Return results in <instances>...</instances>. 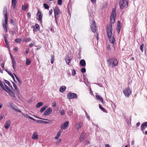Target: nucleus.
<instances>
[{
  "label": "nucleus",
  "mask_w": 147,
  "mask_h": 147,
  "mask_svg": "<svg viewBox=\"0 0 147 147\" xmlns=\"http://www.w3.org/2000/svg\"><path fill=\"white\" fill-rule=\"evenodd\" d=\"M112 25L111 23L107 25L106 28V31L107 33L108 38L110 42L113 44H114L115 41V39L113 36L111 38L112 34Z\"/></svg>",
  "instance_id": "nucleus-1"
},
{
  "label": "nucleus",
  "mask_w": 147,
  "mask_h": 147,
  "mask_svg": "<svg viewBox=\"0 0 147 147\" xmlns=\"http://www.w3.org/2000/svg\"><path fill=\"white\" fill-rule=\"evenodd\" d=\"M3 14L4 16L5 23L3 24V27L4 30L7 32V25L8 23V14L6 6H5L3 9Z\"/></svg>",
  "instance_id": "nucleus-2"
},
{
  "label": "nucleus",
  "mask_w": 147,
  "mask_h": 147,
  "mask_svg": "<svg viewBox=\"0 0 147 147\" xmlns=\"http://www.w3.org/2000/svg\"><path fill=\"white\" fill-rule=\"evenodd\" d=\"M118 61L117 59L114 57L108 59L107 60L109 65L112 67L117 66Z\"/></svg>",
  "instance_id": "nucleus-3"
},
{
  "label": "nucleus",
  "mask_w": 147,
  "mask_h": 147,
  "mask_svg": "<svg viewBox=\"0 0 147 147\" xmlns=\"http://www.w3.org/2000/svg\"><path fill=\"white\" fill-rule=\"evenodd\" d=\"M54 13V17L55 22L57 24V21L60 16L61 13L60 10L57 6L55 7L53 9Z\"/></svg>",
  "instance_id": "nucleus-4"
},
{
  "label": "nucleus",
  "mask_w": 147,
  "mask_h": 147,
  "mask_svg": "<svg viewBox=\"0 0 147 147\" xmlns=\"http://www.w3.org/2000/svg\"><path fill=\"white\" fill-rule=\"evenodd\" d=\"M116 10L114 8H113L111 15L110 21L111 23H114L115 22L116 17Z\"/></svg>",
  "instance_id": "nucleus-5"
},
{
  "label": "nucleus",
  "mask_w": 147,
  "mask_h": 147,
  "mask_svg": "<svg viewBox=\"0 0 147 147\" xmlns=\"http://www.w3.org/2000/svg\"><path fill=\"white\" fill-rule=\"evenodd\" d=\"M132 91L130 88L128 87L126 88L123 91V93L126 97H128L129 95L131 94Z\"/></svg>",
  "instance_id": "nucleus-6"
},
{
  "label": "nucleus",
  "mask_w": 147,
  "mask_h": 147,
  "mask_svg": "<svg viewBox=\"0 0 147 147\" xmlns=\"http://www.w3.org/2000/svg\"><path fill=\"white\" fill-rule=\"evenodd\" d=\"M67 97L68 99H69L76 98H77V95L75 93L70 92L67 94Z\"/></svg>",
  "instance_id": "nucleus-7"
},
{
  "label": "nucleus",
  "mask_w": 147,
  "mask_h": 147,
  "mask_svg": "<svg viewBox=\"0 0 147 147\" xmlns=\"http://www.w3.org/2000/svg\"><path fill=\"white\" fill-rule=\"evenodd\" d=\"M36 18L38 21L40 22L41 24L42 21V15L41 11H38V12L36 14Z\"/></svg>",
  "instance_id": "nucleus-8"
},
{
  "label": "nucleus",
  "mask_w": 147,
  "mask_h": 147,
  "mask_svg": "<svg viewBox=\"0 0 147 147\" xmlns=\"http://www.w3.org/2000/svg\"><path fill=\"white\" fill-rule=\"evenodd\" d=\"M90 28L93 33L95 32L96 31V24L94 21H93L90 26Z\"/></svg>",
  "instance_id": "nucleus-9"
},
{
  "label": "nucleus",
  "mask_w": 147,
  "mask_h": 147,
  "mask_svg": "<svg viewBox=\"0 0 147 147\" xmlns=\"http://www.w3.org/2000/svg\"><path fill=\"white\" fill-rule=\"evenodd\" d=\"M52 112V109L51 108H49L44 113V116H47L50 115Z\"/></svg>",
  "instance_id": "nucleus-10"
},
{
  "label": "nucleus",
  "mask_w": 147,
  "mask_h": 147,
  "mask_svg": "<svg viewBox=\"0 0 147 147\" xmlns=\"http://www.w3.org/2000/svg\"><path fill=\"white\" fill-rule=\"evenodd\" d=\"M83 125V123L80 122H77L75 125V128L78 130H79Z\"/></svg>",
  "instance_id": "nucleus-11"
},
{
  "label": "nucleus",
  "mask_w": 147,
  "mask_h": 147,
  "mask_svg": "<svg viewBox=\"0 0 147 147\" xmlns=\"http://www.w3.org/2000/svg\"><path fill=\"white\" fill-rule=\"evenodd\" d=\"M126 4H127V2H126V1H123V0L120 1L119 2V5L120 8L123 9L125 5Z\"/></svg>",
  "instance_id": "nucleus-12"
},
{
  "label": "nucleus",
  "mask_w": 147,
  "mask_h": 147,
  "mask_svg": "<svg viewBox=\"0 0 147 147\" xmlns=\"http://www.w3.org/2000/svg\"><path fill=\"white\" fill-rule=\"evenodd\" d=\"M69 124V122L68 121H67L64 122V123L61 124V128L63 129H65L68 126Z\"/></svg>",
  "instance_id": "nucleus-13"
},
{
  "label": "nucleus",
  "mask_w": 147,
  "mask_h": 147,
  "mask_svg": "<svg viewBox=\"0 0 147 147\" xmlns=\"http://www.w3.org/2000/svg\"><path fill=\"white\" fill-rule=\"evenodd\" d=\"M12 82L13 83V87L14 88L15 90H16L14 91V92H16V93L17 95H19L20 93V91L19 90L18 88H17L16 84L14 82Z\"/></svg>",
  "instance_id": "nucleus-14"
},
{
  "label": "nucleus",
  "mask_w": 147,
  "mask_h": 147,
  "mask_svg": "<svg viewBox=\"0 0 147 147\" xmlns=\"http://www.w3.org/2000/svg\"><path fill=\"white\" fill-rule=\"evenodd\" d=\"M146 127H147V121L143 123L141 125V131H143Z\"/></svg>",
  "instance_id": "nucleus-15"
},
{
  "label": "nucleus",
  "mask_w": 147,
  "mask_h": 147,
  "mask_svg": "<svg viewBox=\"0 0 147 147\" xmlns=\"http://www.w3.org/2000/svg\"><path fill=\"white\" fill-rule=\"evenodd\" d=\"M33 31L34 32H37L40 29L39 26L38 24H36L35 26H33Z\"/></svg>",
  "instance_id": "nucleus-16"
},
{
  "label": "nucleus",
  "mask_w": 147,
  "mask_h": 147,
  "mask_svg": "<svg viewBox=\"0 0 147 147\" xmlns=\"http://www.w3.org/2000/svg\"><path fill=\"white\" fill-rule=\"evenodd\" d=\"M96 97L97 100H99L102 103H103V99L102 97L101 96H99L98 93L96 94Z\"/></svg>",
  "instance_id": "nucleus-17"
},
{
  "label": "nucleus",
  "mask_w": 147,
  "mask_h": 147,
  "mask_svg": "<svg viewBox=\"0 0 147 147\" xmlns=\"http://www.w3.org/2000/svg\"><path fill=\"white\" fill-rule=\"evenodd\" d=\"M71 59H72L71 58H69V57L68 55L67 56L66 58L65 59V60L67 64L70 65L69 63L71 62Z\"/></svg>",
  "instance_id": "nucleus-18"
},
{
  "label": "nucleus",
  "mask_w": 147,
  "mask_h": 147,
  "mask_svg": "<svg viewBox=\"0 0 147 147\" xmlns=\"http://www.w3.org/2000/svg\"><path fill=\"white\" fill-rule=\"evenodd\" d=\"M16 3V0H11V7H12L13 9H15Z\"/></svg>",
  "instance_id": "nucleus-19"
},
{
  "label": "nucleus",
  "mask_w": 147,
  "mask_h": 147,
  "mask_svg": "<svg viewBox=\"0 0 147 147\" xmlns=\"http://www.w3.org/2000/svg\"><path fill=\"white\" fill-rule=\"evenodd\" d=\"M80 65L83 67H85L86 65V61L84 59L81 60L80 62Z\"/></svg>",
  "instance_id": "nucleus-20"
},
{
  "label": "nucleus",
  "mask_w": 147,
  "mask_h": 147,
  "mask_svg": "<svg viewBox=\"0 0 147 147\" xmlns=\"http://www.w3.org/2000/svg\"><path fill=\"white\" fill-rule=\"evenodd\" d=\"M38 138L37 133L36 132H34L32 136V138L34 140H36Z\"/></svg>",
  "instance_id": "nucleus-21"
},
{
  "label": "nucleus",
  "mask_w": 147,
  "mask_h": 147,
  "mask_svg": "<svg viewBox=\"0 0 147 147\" xmlns=\"http://www.w3.org/2000/svg\"><path fill=\"white\" fill-rule=\"evenodd\" d=\"M10 121L9 120L7 121L5 125V127L6 129H8L10 125Z\"/></svg>",
  "instance_id": "nucleus-22"
},
{
  "label": "nucleus",
  "mask_w": 147,
  "mask_h": 147,
  "mask_svg": "<svg viewBox=\"0 0 147 147\" xmlns=\"http://www.w3.org/2000/svg\"><path fill=\"white\" fill-rule=\"evenodd\" d=\"M117 30L118 31L119 33L120 31L121 26H120V22L119 21H117Z\"/></svg>",
  "instance_id": "nucleus-23"
},
{
  "label": "nucleus",
  "mask_w": 147,
  "mask_h": 147,
  "mask_svg": "<svg viewBox=\"0 0 147 147\" xmlns=\"http://www.w3.org/2000/svg\"><path fill=\"white\" fill-rule=\"evenodd\" d=\"M11 97L13 98H16L15 96L13 91L10 90L8 92H7Z\"/></svg>",
  "instance_id": "nucleus-24"
},
{
  "label": "nucleus",
  "mask_w": 147,
  "mask_h": 147,
  "mask_svg": "<svg viewBox=\"0 0 147 147\" xmlns=\"http://www.w3.org/2000/svg\"><path fill=\"white\" fill-rule=\"evenodd\" d=\"M66 89V86H63L60 87L59 88V91L60 92H63Z\"/></svg>",
  "instance_id": "nucleus-25"
},
{
  "label": "nucleus",
  "mask_w": 147,
  "mask_h": 147,
  "mask_svg": "<svg viewBox=\"0 0 147 147\" xmlns=\"http://www.w3.org/2000/svg\"><path fill=\"white\" fill-rule=\"evenodd\" d=\"M15 77H16V80L18 82V84L19 86H21L22 84V83L21 82V80H20V79L19 78L14 74Z\"/></svg>",
  "instance_id": "nucleus-26"
},
{
  "label": "nucleus",
  "mask_w": 147,
  "mask_h": 147,
  "mask_svg": "<svg viewBox=\"0 0 147 147\" xmlns=\"http://www.w3.org/2000/svg\"><path fill=\"white\" fill-rule=\"evenodd\" d=\"M15 111L19 112H21V110L19 109L18 108V107L16 106V105L15 106V107H14L13 108H12Z\"/></svg>",
  "instance_id": "nucleus-27"
},
{
  "label": "nucleus",
  "mask_w": 147,
  "mask_h": 147,
  "mask_svg": "<svg viewBox=\"0 0 147 147\" xmlns=\"http://www.w3.org/2000/svg\"><path fill=\"white\" fill-rule=\"evenodd\" d=\"M4 81L5 83L7 84L9 86L10 88H12V89H13V87H12V85L11 84L10 82L9 81L7 80H4Z\"/></svg>",
  "instance_id": "nucleus-28"
},
{
  "label": "nucleus",
  "mask_w": 147,
  "mask_h": 147,
  "mask_svg": "<svg viewBox=\"0 0 147 147\" xmlns=\"http://www.w3.org/2000/svg\"><path fill=\"white\" fill-rule=\"evenodd\" d=\"M48 107V106L47 105H45L44 107L42 108L40 110V112L41 113L43 112L44 111H45V110Z\"/></svg>",
  "instance_id": "nucleus-29"
},
{
  "label": "nucleus",
  "mask_w": 147,
  "mask_h": 147,
  "mask_svg": "<svg viewBox=\"0 0 147 147\" xmlns=\"http://www.w3.org/2000/svg\"><path fill=\"white\" fill-rule=\"evenodd\" d=\"M4 85H5V90H4L5 91L7 92H8L9 90H11L10 88H9L8 86L5 84H4Z\"/></svg>",
  "instance_id": "nucleus-30"
},
{
  "label": "nucleus",
  "mask_w": 147,
  "mask_h": 147,
  "mask_svg": "<svg viewBox=\"0 0 147 147\" xmlns=\"http://www.w3.org/2000/svg\"><path fill=\"white\" fill-rule=\"evenodd\" d=\"M99 107L100 109L102 111L104 112H107L106 110L100 104L99 105Z\"/></svg>",
  "instance_id": "nucleus-31"
},
{
  "label": "nucleus",
  "mask_w": 147,
  "mask_h": 147,
  "mask_svg": "<svg viewBox=\"0 0 147 147\" xmlns=\"http://www.w3.org/2000/svg\"><path fill=\"white\" fill-rule=\"evenodd\" d=\"M28 7V5H24L22 6V9L23 10H25Z\"/></svg>",
  "instance_id": "nucleus-32"
},
{
  "label": "nucleus",
  "mask_w": 147,
  "mask_h": 147,
  "mask_svg": "<svg viewBox=\"0 0 147 147\" xmlns=\"http://www.w3.org/2000/svg\"><path fill=\"white\" fill-rule=\"evenodd\" d=\"M43 104L42 102H38L36 105V107L37 108H39L42 106Z\"/></svg>",
  "instance_id": "nucleus-33"
},
{
  "label": "nucleus",
  "mask_w": 147,
  "mask_h": 147,
  "mask_svg": "<svg viewBox=\"0 0 147 147\" xmlns=\"http://www.w3.org/2000/svg\"><path fill=\"white\" fill-rule=\"evenodd\" d=\"M15 41L17 43H21L22 42V39L20 38H18L16 39Z\"/></svg>",
  "instance_id": "nucleus-34"
},
{
  "label": "nucleus",
  "mask_w": 147,
  "mask_h": 147,
  "mask_svg": "<svg viewBox=\"0 0 147 147\" xmlns=\"http://www.w3.org/2000/svg\"><path fill=\"white\" fill-rule=\"evenodd\" d=\"M54 56L53 55H51V64H53L54 63Z\"/></svg>",
  "instance_id": "nucleus-35"
},
{
  "label": "nucleus",
  "mask_w": 147,
  "mask_h": 147,
  "mask_svg": "<svg viewBox=\"0 0 147 147\" xmlns=\"http://www.w3.org/2000/svg\"><path fill=\"white\" fill-rule=\"evenodd\" d=\"M144 44H142L140 46V49L142 52H143L144 51Z\"/></svg>",
  "instance_id": "nucleus-36"
},
{
  "label": "nucleus",
  "mask_w": 147,
  "mask_h": 147,
  "mask_svg": "<svg viewBox=\"0 0 147 147\" xmlns=\"http://www.w3.org/2000/svg\"><path fill=\"white\" fill-rule=\"evenodd\" d=\"M31 63V61L30 59H26V64L27 65H29Z\"/></svg>",
  "instance_id": "nucleus-37"
},
{
  "label": "nucleus",
  "mask_w": 147,
  "mask_h": 147,
  "mask_svg": "<svg viewBox=\"0 0 147 147\" xmlns=\"http://www.w3.org/2000/svg\"><path fill=\"white\" fill-rule=\"evenodd\" d=\"M43 6L46 9H49V6L46 3H44L43 4Z\"/></svg>",
  "instance_id": "nucleus-38"
},
{
  "label": "nucleus",
  "mask_w": 147,
  "mask_h": 147,
  "mask_svg": "<svg viewBox=\"0 0 147 147\" xmlns=\"http://www.w3.org/2000/svg\"><path fill=\"white\" fill-rule=\"evenodd\" d=\"M31 40V39L30 38H25L24 40H23V42H28L30 41Z\"/></svg>",
  "instance_id": "nucleus-39"
},
{
  "label": "nucleus",
  "mask_w": 147,
  "mask_h": 147,
  "mask_svg": "<svg viewBox=\"0 0 147 147\" xmlns=\"http://www.w3.org/2000/svg\"><path fill=\"white\" fill-rule=\"evenodd\" d=\"M44 121L42 120H37L36 121L38 123L44 124Z\"/></svg>",
  "instance_id": "nucleus-40"
},
{
  "label": "nucleus",
  "mask_w": 147,
  "mask_h": 147,
  "mask_svg": "<svg viewBox=\"0 0 147 147\" xmlns=\"http://www.w3.org/2000/svg\"><path fill=\"white\" fill-rule=\"evenodd\" d=\"M62 132V130H59L57 133V135L58 136H60L61 135V133Z\"/></svg>",
  "instance_id": "nucleus-41"
},
{
  "label": "nucleus",
  "mask_w": 147,
  "mask_h": 147,
  "mask_svg": "<svg viewBox=\"0 0 147 147\" xmlns=\"http://www.w3.org/2000/svg\"><path fill=\"white\" fill-rule=\"evenodd\" d=\"M9 105L10 107H11L13 108L14 107H15V105L12 102H10L9 103Z\"/></svg>",
  "instance_id": "nucleus-42"
},
{
  "label": "nucleus",
  "mask_w": 147,
  "mask_h": 147,
  "mask_svg": "<svg viewBox=\"0 0 147 147\" xmlns=\"http://www.w3.org/2000/svg\"><path fill=\"white\" fill-rule=\"evenodd\" d=\"M81 71L82 73H84L86 72V69L85 68H82L81 69Z\"/></svg>",
  "instance_id": "nucleus-43"
},
{
  "label": "nucleus",
  "mask_w": 147,
  "mask_h": 147,
  "mask_svg": "<svg viewBox=\"0 0 147 147\" xmlns=\"http://www.w3.org/2000/svg\"><path fill=\"white\" fill-rule=\"evenodd\" d=\"M71 73L72 75L73 76H75V75H76V71L74 69H73L72 70Z\"/></svg>",
  "instance_id": "nucleus-44"
},
{
  "label": "nucleus",
  "mask_w": 147,
  "mask_h": 147,
  "mask_svg": "<svg viewBox=\"0 0 147 147\" xmlns=\"http://www.w3.org/2000/svg\"><path fill=\"white\" fill-rule=\"evenodd\" d=\"M62 0H58V4L60 5L62 4Z\"/></svg>",
  "instance_id": "nucleus-45"
},
{
  "label": "nucleus",
  "mask_w": 147,
  "mask_h": 147,
  "mask_svg": "<svg viewBox=\"0 0 147 147\" xmlns=\"http://www.w3.org/2000/svg\"><path fill=\"white\" fill-rule=\"evenodd\" d=\"M85 113L86 116L87 117V118L89 120H90V117L88 116L87 113L85 111Z\"/></svg>",
  "instance_id": "nucleus-46"
},
{
  "label": "nucleus",
  "mask_w": 147,
  "mask_h": 147,
  "mask_svg": "<svg viewBox=\"0 0 147 147\" xmlns=\"http://www.w3.org/2000/svg\"><path fill=\"white\" fill-rule=\"evenodd\" d=\"M34 117H36V118H38V119H43V120H48L47 119H43V118H40L38 116H37L36 115H34Z\"/></svg>",
  "instance_id": "nucleus-47"
},
{
  "label": "nucleus",
  "mask_w": 147,
  "mask_h": 147,
  "mask_svg": "<svg viewBox=\"0 0 147 147\" xmlns=\"http://www.w3.org/2000/svg\"><path fill=\"white\" fill-rule=\"evenodd\" d=\"M60 114L62 115H64L65 114V111L63 110H62L60 112Z\"/></svg>",
  "instance_id": "nucleus-48"
},
{
  "label": "nucleus",
  "mask_w": 147,
  "mask_h": 147,
  "mask_svg": "<svg viewBox=\"0 0 147 147\" xmlns=\"http://www.w3.org/2000/svg\"><path fill=\"white\" fill-rule=\"evenodd\" d=\"M9 32L10 33H11L12 35H13L15 33V30H13V31H9Z\"/></svg>",
  "instance_id": "nucleus-49"
},
{
  "label": "nucleus",
  "mask_w": 147,
  "mask_h": 147,
  "mask_svg": "<svg viewBox=\"0 0 147 147\" xmlns=\"http://www.w3.org/2000/svg\"><path fill=\"white\" fill-rule=\"evenodd\" d=\"M22 115L25 117L26 118H28V117H29V116L27 114H22Z\"/></svg>",
  "instance_id": "nucleus-50"
},
{
  "label": "nucleus",
  "mask_w": 147,
  "mask_h": 147,
  "mask_svg": "<svg viewBox=\"0 0 147 147\" xmlns=\"http://www.w3.org/2000/svg\"><path fill=\"white\" fill-rule=\"evenodd\" d=\"M8 74L12 78H14V76L10 72L9 73H8Z\"/></svg>",
  "instance_id": "nucleus-51"
},
{
  "label": "nucleus",
  "mask_w": 147,
  "mask_h": 147,
  "mask_svg": "<svg viewBox=\"0 0 147 147\" xmlns=\"http://www.w3.org/2000/svg\"><path fill=\"white\" fill-rule=\"evenodd\" d=\"M52 106L53 107H55L56 106V103L55 102H53L52 103Z\"/></svg>",
  "instance_id": "nucleus-52"
},
{
  "label": "nucleus",
  "mask_w": 147,
  "mask_h": 147,
  "mask_svg": "<svg viewBox=\"0 0 147 147\" xmlns=\"http://www.w3.org/2000/svg\"><path fill=\"white\" fill-rule=\"evenodd\" d=\"M30 51V49H29V48H27L26 51H25V52H26V54H28V53H29V51Z\"/></svg>",
  "instance_id": "nucleus-53"
},
{
  "label": "nucleus",
  "mask_w": 147,
  "mask_h": 147,
  "mask_svg": "<svg viewBox=\"0 0 147 147\" xmlns=\"http://www.w3.org/2000/svg\"><path fill=\"white\" fill-rule=\"evenodd\" d=\"M12 64L14 65H16V62L15 59L12 60Z\"/></svg>",
  "instance_id": "nucleus-54"
},
{
  "label": "nucleus",
  "mask_w": 147,
  "mask_h": 147,
  "mask_svg": "<svg viewBox=\"0 0 147 147\" xmlns=\"http://www.w3.org/2000/svg\"><path fill=\"white\" fill-rule=\"evenodd\" d=\"M95 36L96 38H97V40H98V33H96V36Z\"/></svg>",
  "instance_id": "nucleus-55"
},
{
  "label": "nucleus",
  "mask_w": 147,
  "mask_h": 147,
  "mask_svg": "<svg viewBox=\"0 0 147 147\" xmlns=\"http://www.w3.org/2000/svg\"><path fill=\"white\" fill-rule=\"evenodd\" d=\"M10 22V23L11 24L13 25H14V21H13V20L12 19H11Z\"/></svg>",
  "instance_id": "nucleus-56"
},
{
  "label": "nucleus",
  "mask_w": 147,
  "mask_h": 147,
  "mask_svg": "<svg viewBox=\"0 0 147 147\" xmlns=\"http://www.w3.org/2000/svg\"><path fill=\"white\" fill-rule=\"evenodd\" d=\"M53 12V10L52 9H51L49 11V14L50 15H51Z\"/></svg>",
  "instance_id": "nucleus-57"
},
{
  "label": "nucleus",
  "mask_w": 147,
  "mask_h": 147,
  "mask_svg": "<svg viewBox=\"0 0 147 147\" xmlns=\"http://www.w3.org/2000/svg\"><path fill=\"white\" fill-rule=\"evenodd\" d=\"M83 136H82V134L80 136V138H79V140L80 141H81L82 140L83 138Z\"/></svg>",
  "instance_id": "nucleus-58"
},
{
  "label": "nucleus",
  "mask_w": 147,
  "mask_h": 147,
  "mask_svg": "<svg viewBox=\"0 0 147 147\" xmlns=\"http://www.w3.org/2000/svg\"><path fill=\"white\" fill-rule=\"evenodd\" d=\"M86 145H88V144H89L90 143V142L89 141L87 140H86Z\"/></svg>",
  "instance_id": "nucleus-59"
},
{
  "label": "nucleus",
  "mask_w": 147,
  "mask_h": 147,
  "mask_svg": "<svg viewBox=\"0 0 147 147\" xmlns=\"http://www.w3.org/2000/svg\"><path fill=\"white\" fill-rule=\"evenodd\" d=\"M4 65L5 63H2L1 64V66L3 69L4 68Z\"/></svg>",
  "instance_id": "nucleus-60"
},
{
  "label": "nucleus",
  "mask_w": 147,
  "mask_h": 147,
  "mask_svg": "<svg viewBox=\"0 0 147 147\" xmlns=\"http://www.w3.org/2000/svg\"><path fill=\"white\" fill-rule=\"evenodd\" d=\"M34 45V44H33L32 43H30L29 44V46L30 47H32Z\"/></svg>",
  "instance_id": "nucleus-61"
},
{
  "label": "nucleus",
  "mask_w": 147,
  "mask_h": 147,
  "mask_svg": "<svg viewBox=\"0 0 147 147\" xmlns=\"http://www.w3.org/2000/svg\"><path fill=\"white\" fill-rule=\"evenodd\" d=\"M107 49H108V50H109L111 49V47H110V45H109L107 47Z\"/></svg>",
  "instance_id": "nucleus-62"
},
{
  "label": "nucleus",
  "mask_w": 147,
  "mask_h": 147,
  "mask_svg": "<svg viewBox=\"0 0 147 147\" xmlns=\"http://www.w3.org/2000/svg\"><path fill=\"white\" fill-rule=\"evenodd\" d=\"M36 48V49L37 50L39 49L41 47L40 46H38Z\"/></svg>",
  "instance_id": "nucleus-63"
},
{
  "label": "nucleus",
  "mask_w": 147,
  "mask_h": 147,
  "mask_svg": "<svg viewBox=\"0 0 147 147\" xmlns=\"http://www.w3.org/2000/svg\"><path fill=\"white\" fill-rule=\"evenodd\" d=\"M105 147H110V146L109 144H106L105 145Z\"/></svg>",
  "instance_id": "nucleus-64"
}]
</instances>
